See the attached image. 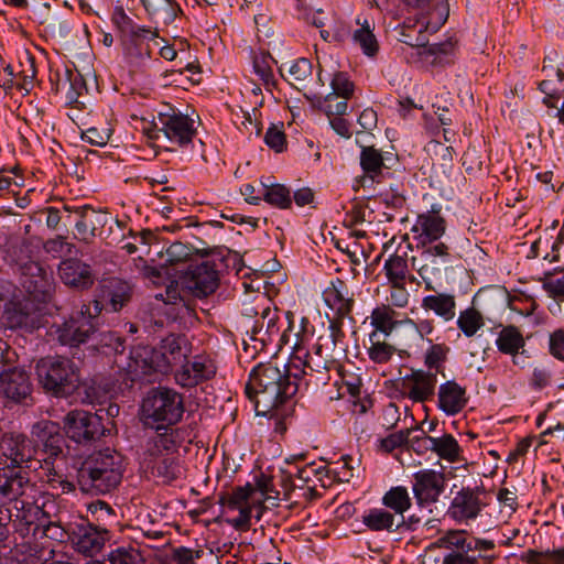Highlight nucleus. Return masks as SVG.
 I'll return each mask as SVG.
<instances>
[{
	"instance_id": "f257e3e1",
	"label": "nucleus",
	"mask_w": 564,
	"mask_h": 564,
	"mask_svg": "<svg viewBox=\"0 0 564 564\" xmlns=\"http://www.w3.org/2000/svg\"><path fill=\"white\" fill-rule=\"evenodd\" d=\"M293 373L294 369L290 364L280 368L272 362L260 364L251 371L246 394L254 402L258 415H283L280 408L286 404L299 390V379H295Z\"/></svg>"
},
{
	"instance_id": "f03ea898",
	"label": "nucleus",
	"mask_w": 564,
	"mask_h": 564,
	"mask_svg": "<svg viewBox=\"0 0 564 564\" xmlns=\"http://www.w3.org/2000/svg\"><path fill=\"white\" fill-rule=\"evenodd\" d=\"M191 346L184 336H167L158 348L138 345L132 347L126 365H121L132 380L142 379L153 373H167L180 368L187 359Z\"/></svg>"
},
{
	"instance_id": "7ed1b4c3",
	"label": "nucleus",
	"mask_w": 564,
	"mask_h": 564,
	"mask_svg": "<svg viewBox=\"0 0 564 564\" xmlns=\"http://www.w3.org/2000/svg\"><path fill=\"white\" fill-rule=\"evenodd\" d=\"M124 471L123 458L109 448L91 455L78 470L82 491L91 495H107L121 482Z\"/></svg>"
},
{
	"instance_id": "20e7f679",
	"label": "nucleus",
	"mask_w": 564,
	"mask_h": 564,
	"mask_svg": "<svg viewBox=\"0 0 564 564\" xmlns=\"http://www.w3.org/2000/svg\"><path fill=\"white\" fill-rule=\"evenodd\" d=\"M39 455L40 451L35 443L23 433L7 432L0 437V470L2 471V477L11 481V479L21 476V496L29 485L25 468Z\"/></svg>"
},
{
	"instance_id": "39448f33",
	"label": "nucleus",
	"mask_w": 564,
	"mask_h": 564,
	"mask_svg": "<svg viewBox=\"0 0 564 564\" xmlns=\"http://www.w3.org/2000/svg\"><path fill=\"white\" fill-rule=\"evenodd\" d=\"M111 22L118 31L127 61L135 67L143 66L150 58V50L149 46H144L141 41L155 39L158 31L152 30L150 26L135 23L126 13L122 6H116L113 8Z\"/></svg>"
},
{
	"instance_id": "423d86ee",
	"label": "nucleus",
	"mask_w": 564,
	"mask_h": 564,
	"mask_svg": "<svg viewBox=\"0 0 564 564\" xmlns=\"http://www.w3.org/2000/svg\"><path fill=\"white\" fill-rule=\"evenodd\" d=\"M35 370L41 386L56 397H68L79 387L78 368L68 358H43Z\"/></svg>"
},
{
	"instance_id": "0eeeda50",
	"label": "nucleus",
	"mask_w": 564,
	"mask_h": 564,
	"mask_svg": "<svg viewBox=\"0 0 564 564\" xmlns=\"http://www.w3.org/2000/svg\"><path fill=\"white\" fill-rule=\"evenodd\" d=\"M196 134L195 120L174 109L159 112L153 119L149 138L158 142H166L170 151L189 144Z\"/></svg>"
},
{
	"instance_id": "6e6552de",
	"label": "nucleus",
	"mask_w": 564,
	"mask_h": 564,
	"mask_svg": "<svg viewBox=\"0 0 564 564\" xmlns=\"http://www.w3.org/2000/svg\"><path fill=\"white\" fill-rule=\"evenodd\" d=\"M102 305L99 301L83 304L80 310L73 313L69 318L61 324L51 327L50 335L56 338L62 345L77 347L94 336L96 329L94 319L101 312Z\"/></svg>"
},
{
	"instance_id": "1a4fd4ad",
	"label": "nucleus",
	"mask_w": 564,
	"mask_h": 564,
	"mask_svg": "<svg viewBox=\"0 0 564 564\" xmlns=\"http://www.w3.org/2000/svg\"><path fill=\"white\" fill-rule=\"evenodd\" d=\"M145 420L162 425L177 423L184 413L182 394L170 388H155L148 392L141 405Z\"/></svg>"
},
{
	"instance_id": "9d476101",
	"label": "nucleus",
	"mask_w": 564,
	"mask_h": 564,
	"mask_svg": "<svg viewBox=\"0 0 564 564\" xmlns=\"http://www.w3.org/2000/svg\"><path fill=\"white\" fill-rule=\"evenodd\" d=\"M449 262V249L444 242L422 247L420 253L411 258L412 267L423 280L427 291L435 290L434 282L441 280Z\"/></svg>"
},
{
	"instance_id": "9b49d317",
	"label": "nucleus",
	"mask_w": 564,
	"mask_h": 564,
	"mask_svg": "<svg viewBox=\"0 0 564 564\" xmlns=\"http://www.w3.org/2000/svg\"><path fill=\"white\" fill-rule=\"evenodd\" d=\"M488 506V496L479 488L462 487L454 494L446 516L459 524H469L482 516Z\"/></svg>"
},
{
	"instance_id": "f8f14e48",
	"label": "nucleus",
	"mask_w": 564,
	"mask_h": 564,
	"mask_svg": "<svg viewBox=\"0 0 564 564\" xmlns=\"http://www.w3.org/2000/svg\"><path fill=\"white\" fill-rule=\"evenodd\" d=\"M218 282V271L209 261L191 265L180 280L182 290L195 297H206L214 293Z\"/></svg>"
},
{
	"instance_id": "ddd939ff",
	"label": "nucleus",
	"mask_w": 564,
	"mask_h": 564,
	"mask_svg": "<svg viewBox=\"0 0 564 564\" xmlns=\"http://www.w3.org/2000/svg\"><path fill=\"white\" fill-rule=\"evenodd\" d=\"M21 284L30 299L39 303L48 302L54 291L52 274L35 261L21 265Z\"/></svg>"
},
{
	"instance_id": "4468645a",
	"label": "nucleus",
	"mask_w": 564,
	"mask_h": 564,
	"mask_svg": "<svg viewBox=\"0 0 564 564\" xmlns=\"http://www.w3.org/2000/svg\"><path fill=\"white\" fill-rule=\"evenodd\" d=\"M64 431L75 443L93 441L104 434L101 417L84 410H73L66 414Z\"/></svg>"
},
{
	"instance_id": "2eb2a0df",
	"label": "nucleus",
	"mask_w": 564,
	"mask_h": 564,
	"mask_svg": "<svg viewBox=\"0 0 564 564\" xmlns=\"http://www.w3.org/2000/svg\"><path fill=\"white\" fill-rule=\"evenodd\" d=\"M263 495L262 490L254 489L250 484L237 487L231 492L228 498V507L239 511V516L232 521L235 527H247L252 518L260 519L261 506L259 502Z\"/></svg>"
},
{
	"instance_id": "dca6fc26",
	"label": "nucleus",
	"mask_w": 564,
	"mask_h": 564,
	"mask_svg": "<svg viewBox=\"0 0 564 564\" xmlns=\"http://www.w3.org/2000/svg\"><path fill=\"white\" fill-rule=\"evenodd\" d=\"M216 370V365L209 356L196 355L175 369L174 379L178 386L189 389L213 379Z\"/></svg>"
},
{
	"instance_id": "f3484780",
	"label": "nucleus",
	"mask_w": 564,
	"mask_h": 564,
	"mask_svg": "<svg viewBox=\"0 0 564 564\" xmlns=\"http://www.w3.org/2000/svg\"><path fill=\"white\" fill-rule=\"evenodd\" d=\"M32 393L28 371L22 367H8L0 371V394L14 403L25 402Z\"/></svg>"
},
{
	"instance_id": "a211bd4d",
	"label": "nucleus",
	"mask_w": 564,
	"mask_h": 564,
	"mask_svg": "<svg viewBox=\"0 0 564 564\" xmlns=\"http://www.w3.org/2000/svg\"><path fill=\"white\" fill-rule=\"evenodd\" d=\"M446 480L442 473L423 469L414 474L412 491L416 503L426 507L435 503L445 490Z\"/></svg>"
},
{
	"instance_id": "6ab92c4d",
	"label": "nucleus",
	"mask_w": 564,
	"mask_h": 564,
	"mask_svg": "<svg viewBox=\"0 0 564 564\" xmlns=\"http://www.w3.org/2000/svg\"><path fill=\"white\" fill-rule=\"evenodd\" d=\"M290 367L294 369V378L300 379L302 376H312L313 373L324 375L336 366L325 357L324 352L316 349V345L312 350H305L297 347L290 358Z\"/></svg>"
},
{
	"instance_id": "aec40b11",
	"label": "nucleus",
	"mask_w": 564,
	"mask_h": 564,
	"mask_svg": "<svg viewBox=\"0 0 564 564\" xmlns=\"http://www.w3.org/2000/svg\"><path fill=\"white\" fill-rule=\"evenodd\" d=\"M70 540L78 553L85 556H94L110 540V532L105 528L93 524H78L73 530Z\"/></svg>"
},
{
	"instance_id": "412c9836",
	"label": "nucleus",
	"mask_w": 564,
	"mask_h": 564,
	"mask_svg": "<svg viewBox=\"0 0 564 564\" xmlns=\"http://www.w3.org/2000/svg\"><path fill=\"white\" fill-rule=\"evenodd\" d=\"M181 444V433L178 430L165 429L162 433H155L150 436L144 445L141 456V464L144 468L152 466L166 454L174 453Z\"/></svg>"
},
{
	"instance_id": "4be33fe9",
	"label": "nucleus",
	"mask_w": 564,
	"mask_h": 564,
	"mask_svg": "<svg viewBox=\"0 0 564 564\" xmlns=\"http://www.w3.org/2000/svg\"><path fill=\"white\" fill-rule=\"evenodd\" d=\"M411 447L416 452L432 451L442 459L451 463L457 462L460 454V446L456 438L451 434L434 437L422 432L420 436L412 438Z\"/></svg>"
},
{
	"instance_id": "5701e85b",
	"label": "nucleus",
	"mask_w": 564,
	"mask_h": 564,
	"mask_svg": "<svg viewBox=\"0 0 564 564\" xmlns=\"http://www.w3.org/2000/svg\"><path fill=\"white\" fill-rule=\"evenodd\" d=\"M445 230V219L435 212L420 214L411 229L417 246L421 247L433 246V242L441 239Z\"/></svg>"
},
{
	"instance_id": "b1692460",
	"label": "nucleus",
	"mask_w": 564,
	"mask_h": 564,
	"mask_svg": "<svg viewBox=\"0 0 564 564\" xmlns=\"http://www.w3.org/2000/svg\"><path fill=\"white\" fill-rule=\"evenodd\" d=\"M0 326L6 329L33 332L39 327V318L22 302L9 301L0 314Z\"/></svg>"
},
{
	"instance_id": "393cba45",
	"label": "nucleus",
	"mask_w": 564,
	"mask_h": 564,
	"mask_svg": "<svg viewBox=\"0 0 564 564\" xmlns=\"http://www.w3.org/2000/svg\"><path fill=\"white\" fill-rule=\"evenodd\" d=\"M468 403L466 388L455 380H448L438 387L437 408L447 416L462 412Z\"/></svg>"
},
{
	"instance_id": "a878e982",
	"label": "nucleus",
	"mask_w": 564,
	"mask_h": 564,
	"mask_svg": "<svg viewBox=\"0 0 564 564\" xmlns=\"http://www.w3.org/2000/svg\"><path fill=\"white\" fill-rule=\"evenodd\" d=\"M394 158L391 153L383 155L375 147H361L360 166L364 171L362 183L372 185L379 182L383 169H389Z\"/></svg>"
},
{
	"instance_id": "bb28decb",
	"label": "nucleus",
	"mask_w": 564,
	"mask_h": 564,
	"mask_svg": "<svg viewBox=\"0 0 564 564\" xmlns=\"http://www.w3.org/2000/svg\"><path fill=\"white\" fill-rule=\"evenodd\" d=\"M62 282L74 289H88L94 283V274L89 264L78 259H66L58 265Z\"/></svg>"
},
{
	"instance_id": "cd10ccee",
	"label": "nucleus",
	"mask_w": 564,
	"mask_h": 564,
	"mask_svg": "<svg viewBox=\"0 0 564 564\" xmlns=\"http://www.w3.org/2000/svg\"><path fill=\"white\" fill-rule=\"evenodd\" d=\"M408 7L421 10L420 14L426 17L421 26L429 28L432 32H437L447 21L449 15V6L447 0H403Z\"/></svg>"
},
{
	"instance_id": "c85d7f7f",
	"label": "nucleus",
	"mask_w": 564,
	"mask_h": 564,
	"mask_svg": "<svg viewBox=\"0 0 564 564\" xmlns=\"http://www.w3.org/2000/svg\"><path fill=\"white\" fill-rule=\"evenodd\" d=\"M344 338L345 333L340 325L336 322H330L327 329L318 336L315 343L316 349L324 352L325 357L337 366L338 361L345 357L346 354Z\"/></svg>"
},
{
	"instance_id": "c756f323",
	"label": "nucleus",
	"mask_w": 564,
	"mask_h": 564,
	"mask_svg": "<svg viewBox=\"0 0 564 564\" xmlns=\"http://www.w3.org/2000/svg\"><path fill=\"white\" fill-rule=\"evenodd\" d=\"M421 307L426 312H432L445 323L453 321L456 316V300L449 293L426 295L421 301Z\"/></svg>"
},
{
	"instance_id": "7c9ffc66",
	"label": "nucleus",
	"mask_w": 564,
	"mask_h": 564,
	"mask_svg": "<svg viewBox=\"0 0 564 564\" xmlns=\"http://www.w3.org/2000/svg\"><path fill=\"white\" fill-rule=\"evenodd\" d=\"M148 19L151 22L173 23L182 11L175 0H140Z\"/></svg>"
},
{
	"instance_id": "2f4dec72",
	"label": "nucleus",
	"mask_w": 564,
	"mask_h": 564,
	"mask_svg": "<svg viewBox=\"0 0 564 564\" xmlns=\"http://www.w3.org/2000/svg\"><path fill=\"white\" fill-rule=\"evenodd\" d=\"M402 315L395 312L390 305L381 304L372 310L370 315V325L375 328L373 332L382 333L384 337L392 334L394 329L400 326H405Z\"/></svg>"
},
{
	"instance_id": "473e14b6",
	"label": "nucleus",
	"mask_w": 564,
	"mask_h": 564,
	"mask_svg": "<svg viewBox=\"0 0 564 564\" xmlns=\"http://www.w3.org/2000/svg\"><path fill=\"white\" fill-rule=\"evenodd\" d=\"M425 19L424 14H417L415 18L404 20L398 29V40L413 47L424 46L429 41L426 34L433 33L429 28L421 26L423 24L422 21Z\"/></svg>"
},
{
	"instance_id": "72a5a7b5",
	"label": "nucleus",
	"mask_w": 564,
	"mask_h": 564,
	"mask_svg": "<svg viewBox=\"0 0 564 564\" xmlns=\"http://www.w3.org/2000/svg\"><path fill=\"white\" fill-rule=\"evenodd\" d=\"M411 386L408 395L414 402H424L434 395L437 383L436 371H414L409 378Z\"/></svg>"
},
{
	"instance_id": "f704fd0d",
	"label": "nucleus",
	"mask_w": 564,
	"mask_h": 564,
	"mask_svg": "<svg viewBox=\"0 0 564 564\" xmlns=\"http://www.w3.org/2000/svg\"><path fill=\"white\" fill-rule=\"evenodd\" d=\"M436 544L446 550L445 554H458L474 564V557H469L471 538H468L464 530H448L441 535Z\"/></svg>"
},
{
	"instance_id": "c9c22d12",
	"label": "nucleus",
	"mask_w": 564,
	"mask_h": 564,
	"mask_svg": "<svg viewBox=\"0 0 564 564\" xmlns=\"http://www.w3.org/2000/svg\"><path fill=\"white\" fill-rule=\"evenodd\" d=\"M107 223V214L91 208L82 215V220H75V238L89 243L96 237L97 229L102 228Z\"/></svg>"
},
{
	"instance_id": "e433bc0d",
	"label": "nucleus",
	"mask_w": 564,
	"mask_h": 564,
	"mask_svg": "<svg viewBox=\"0 0 564 564\" xmlns=\"http://www.w3.org/2000/svg\"><path fill=\"white\" fill-rule=\"evenodd\" d=\"M280 318L278 311L271 307H264L261 312L260 318L256 321L253 326V334L262 343L272 341L280 337Z\"/></svg>"
},
{
	"instance_id": "4c0bfd02",
	"label": "nucleus",
	"mask_w": 564,
	"mask_h": 564,
	"mask_svg": "<svg viewBox=\"0 0 564 564\" xmlns=\"http://www.w3.org/2000/svg\"><path fill=\"white\" fill-rule=\"evenodd\" d=\"M362 523L371 531L394 532L401 529L398 518L387 509L372 508L362 516Z\"/></svg>"
},
{
	"instance_id": "58836bf2",
	"label": "nucleus",
	"mask_w": 564,
	"mask_h": 564,
	"mask_svg": "<svg viewBox=\"0 0 564 564\" xmlns=\"http://www.w3.org/2000/svg\"><path fill=\"white\" fill-rule=\"evenodd\" d=\"M495 344L501 354L508 355L522 350L525 340L518 327L509 325L498 333Z\"/></svg>"
},
{
	"instance_id": "ea45409f",
	"label": "nucleus",
	"mask_w": 564,
	"mask_h": 564,
	"mask_svg": "<svg viewBox=\"0 0 564 564\" xmlns=\"http://www.w3.org/2000/svg\"><path fill=\"white\" fill-rule=\"evenodd\" d=\"M344 283L337 280L333 286L324 293L326 304L335 311L339 316H346L351 312L354 301L343 290Z\"/></svg>"
},
{
	"instance_id": "a19ab883",
	"label": "nucleus",
	"mask_w": 564,
	"mask_h": 564,
	"mask_svg": "<svg viewBox=\"0 0 564 564\" xmlns=\"http://www.w3.org/2000/svg\"><path fill=\"white\" fill-rule=\"evenodd\" d=\"M382 505L392 510L395 517H402L411 508L412 499L405 487L395 486L383 495Z\"/></svg>"
},
{
	"instance_id": "79ce46f5",
	"label": "nucleus",
	"mask_w": 564,
	"mask_h": 564,
	"mask_svg": "<svg viewBox=\"0 0 564 564\" xmlns=\"http://www.w3.org/2000/svg\"><path fill=\"white\" fill-rule=\"evenodd\" d=\"M145 469L150 470L154 477L161 478L164 482H171L182 475L180 462L171 454H166L160 460L151 464Z\"/></svg>"
},
{
	"instance_id": "37998d69",
	"label": "nucleus",
	"mask_w": 564,
	"mask_h": 564,
	"mask_svg": "<svg viewBox=\"0 0 564 564\" xmlns=\"http://www.w3.org/2000/svg\"><path fill=\"white\" fill-rule=\"evenodd\" d=\"M470 549L469 557H474V564H491L499 555L492 540L471 538Z\"/></svg>"
},
{
	"instance_id": "c03bdc74",
	"label": "nucleus",
	"mask_w": 564,
	"mask_h": 564,
	"mask_svg": "<svg viewBox=\"0 0 564 564\" xmlns=\"http://www.w3.org/2000/svg\"><path fill=\"white\" fill-rule=\"evenodd\" d=\"M274 63L275 61L270 55L260 54L253 57V72L268 90L275 86Z\"/></svg>"
},
{
	"instance_id": "a18cd8bd",
	"label": "nucleus",
	"mask_w": 564,
	"mask_h": 564,
	"mask_svg": "<svg viewBox=\"0 0 564 564\" xmlns=\"http://www.w3.org/2000/svg\"><path fill=\"white\" fill-rule=\"evenodd\" d=\"M106 289L107 297L115 312L121 310L130 299V285L124 281L112 279L108 281Z\"/></svg>"
},
{
	"instance_id": "49530a36",
	"label": "nucleus",
	"mask_w": 564,
	"mask_h": 564,
	"mask_svg": "<svg viewBox=\"0 0 564 564\" xmlns=\"http://www.w3.org/2000/svg\"><path fill=\"white\" fill-rule=\"evenodd\" d=\"M456 324L466 337H473L484 326V319L477 310L469 307L459 313Z\"/></svg>"
},
{
	"instance_id": "de8ad7c7",
	"label": "nucleus",
	"mask_w": 564,
	"mask_h": 564,
	"mask_svg": "<svg viewBox=\"0 0 564 564\" xmlns=\"http://www.w3.org/2000/svg\"><path fill=\"white\" fill-rule=\"evenodd\" d=\"M263 199L279 208H289L292 204L291 194L288 187L282 184L268 185L262 183Z\"/></svg>"
},
{
	"instance_id": "09e8293b",
	"label": "nucleus",
	"mask_w": 564,
	"mask_h": 564,
	"mask_svg": "<svg viewBox=\"0 0 564 564\" xmlns=\"http://www.w3.org/2000/svg\"><path fill=\"white\" fill-rule=\"evenodd\" d=\"M383 270L389 283H404L408 262L403 256L391 254L384 262Z\"/></svg>"
},
{
	"instance_id": "8fccbe9b",
	"label": "nucleus",
	"mask_w": 564,
	"mask_h": 564,
	"mask_svg": "<svg viewBox=\"0 0 564 564\" xmlns=\"http://www.w3.org/2000/svg\"><path fill=\"white\" fill-rule=\"evenodd\" d=\"M332 93L327 95V100L337 98L349 99L355 90V85L346 73L337 72L330 82Z\"/></svg>"
},
{
	"instance_id": "3c124183",
	"label": "nucleus",
	"mask_w": 564,
	"mask_h": 564,
	"mask_svg": "<svg viewBox=\"0 0 564 564\" xmlns=\"http://www.w3.org/2000/svg\"><path fill=\"white\" fill-rule=\"evenodd\" d=\"M354 42L359 45L365 55L372 57L378 52V41L369 25H361L352 34Z\"/></svg>"
},
{
	"instance_id": "603ef678",
	"label": "nucleus",
	"mask_w": 564,
	"mask_h": 564,
	"mask_svg": "<svg viewBox=\"0 0 564 564\" xmlns=\"http://www.w3.org/2000/svg\"><path fill=\"white\" fill-rule=\"evenodd\" d=\"M369 339L371 343V346L368 348L369 358L376 364L388 362L394 354V348L387 343L380 341L377 332H372L369 335Z\"/></svg>"
},
{
	"instance_id": "864d4df0",
	"label": "nucleus",
	"mask_w": 564,
	"mask_h": 564,
	"mask_svg": "<svg viewBox=\"0 0 564 564\" xmlns=\"http://www.w3.org/2000/svg\"><path fill=\"white\" fill-rule=\"evenodd\" d=\"M354 459L350 456H341L337 462L334 463V466L328 468L326 471L327 477H333L337 481H349L354 476Z\"/></svg>"
},
{
	"instance_id": "5fc2aeb1",
	"label": "nucleus",
	"mask_w": 564,
	"mask_h": 564,
	"mask_svg": "<svg viewBox=\"0 0 564 564\" xmlns=\"http://www.w3.org/2000/svg\"><path fill=\"white\" fill-rule=\"evenodd\" d=\"M527 561L529 564H564V546L545 552L530 550L527 554Z\"/></svg>"
},
{
	"instance_id": "6e6d98bb",
	"label": "nucleus",
	"mask_w": 564,
	"mask_h": 564,
	"mask_svg": "<svg viewBox=\"0 0 564 564\" xmlns=\"http://www.w3.org/2000/svg\"><path fill=\"white\" fill-rule=\"evenodd\" d=\"M295 469V473L290 471L291 476H295L303 484H310L314 481V478L323 481V477L326 476L327 466L311 463L303 467L296 466Z\"/></svg>"
},
{
	"instance_id": "4d7b16f0",
	"label": "nucleus",
	"mask_w": 564,
	"mask_h": 564,
	"mask_svg": "<svg viewBox=\"0 0 564 564\" xmlns=\"http://www.w3.org/2000/svg\"><path fill=\"white\" fill-rule=\"evenodd\" d=\"M99 339L96 344V347L102 349V352L108 354L109 351H113L118 356H122L124 352V343L121 337L117 336L112 332L100 333Z\"/></svg>"
},
{
	"instance_id": "13d9d810",
	"label": "nucleus",
	"mask_w": 564,
	"mask_h": 564,
	"mask_svg": "<svg viewBox=\"0 0 564 564\" xmlns=\"http://www.w3.org/2000/svg\"><path fill=\"white\" fill-rule=\"evenodd\" d=\"M59 425L55 422L43 420L32 426L31 434L35 438L36 447L46 443L53 435L59 431Z\"/></svg>"
},
{
	"instance_id": "bf43d9fd",
	"label": "nucleus",
	"mask_w": 564,
	"mask_h": 564,
	"mask_svg": "<svg viewBox=\"0 0 564 564\" xmlns=\"http://www.w3.org/2000/svg\"><path fill=\"white\" fill-rule=\"evenodd\" d=\"M312 63L307 58H297L288 69L285 79L290 82H304L312 75Z\"/></svg>"
},
{
	"instance_id": "052dcab7",
	"label": "nucleus",
	"mask_w": 564,
	"mask_h": 564,
	"mask_svg": "<svg viewBox=\"0 0 564 564\" xmlns=\"http://www.w3.org/2000/svg\"><path fill=\"white\" fill-rule=\"evenodd\" d=\"M63 444H64V437L61 434V430L56 433V435H53L46 443L42 445V453L46 455L45 457H37L36 460L41 462H48L56 459L59 455L63 454Z\"/></svg>"
},
{
	"instance_id": "680f3d73",
	"label": "nucleus",
	"mask_w": 564,
	"mask_h": 564,
	"mask_svg": "<svg viewBox=\"0 0 564 564\" xmlns=\"http://www.w3.org/2000/svg\"><path fill=\"white\" fill-rule=\"evenodd\" d=\"M430 345L429 349L425 352V365L429 367V371L432 369L440 368L441 364L445 360L447 348L441 344H434L433 339H427Z\"/></svg>"
},
{
	"instance_id": "e2e57ef3",
	"label": "nucleus",
	"mask_w": 564,
	"mask_h": 564,
	"mask_svg": "<svg viewBox=\"0 0 564 564\" xmlns=\"http://www.w3.org/2000/svg\"><path fill=\"white\" fill-rule=\"evenodd\" d=\"M542 288L549 294L550 297L564 301V274L546 275L543 279Z\"/></svg>"
},
{
	"instance_id": "0e129e2a",
	"label": "nucleus",
	"mask_w": 564,
	"mask_h": 564,
	"mask_svg": "<svg viewBox=\"0 0 564 564\" xmlns=\"http://www.w3.org/2000/svg\"><path fill=\"white\" fill-rule=\"evenodd\" d=\"M21 476H18V478L8 481V478L2 477V471L0 470V502L14 500L21 496Z\"/></svg>"
},
{
	"instance_id": "69168bd1",
	"label": "nucleus",
	"mask_w": 564,
	"mask_h": 564,
	"mask_svg": "<svg viewBox=\"0 0 564 564\" xmlns=\"http://www.w3.org/2000/svg\"><path fill=\"white\" fill-rule=\"evenodd\" d=\"M110 135V129H98L96 127H91L83 131L82 140L95 147H105L108 143Z\"/></svg>"
},
{
	"instance_id": "338daca9",
	"label": "nucleus",
	"mask_w": 564,
	"mask_h": 564,
	"mask_svg": "<svg viewBox=\"0 0 564 564\" xmlns=\"http://www.w3.org/2000/svg\"><path fill=\"white\" fill-rule=\"evenodd\" d=\"M410 293L405 288V283H390V294L388 302L390 306L403 308L409 304Z\"/></svg>"
},
{
	"instance_id": "774afa93",
	"label": "nucleus",
	"mask_w": 564,
	"mask_h": 564,
	"mask_svg": "<svg viewBox=\"0 0 564 564\" xmlns=\"http://www.w3.org/2000/svg\"><path fill=\"white\" fill-rule=\"evenodd\" d=\"M108 560L110 564H141L140 555L135 551H127L122 547L111 551Z\"/></svg>"
}]
</instances>
